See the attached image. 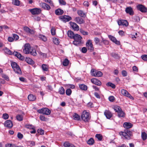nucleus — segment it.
I'll return each instance as SVG.
<instances>
[{"instance_id": "nucleus-1", "label": "nucleus", "mask_w": 147, "mask_h": 147, "mask_svg": "<svg viewBox=\"0 0 147 147\" xmlns=\"http://www.w3.org/2000/svg\"><path fill=\"white\" fill-rule=\"evenodd\" d=\"M123 125L126 129L124 130V132H120L119 134L120 135H122L126 139L129 140L131 138V137L133 136L132 133V131L128 129L131 128L133 125L130 123L125 122L124 123Z\"/></svg>"}, {"instance_id": "nucleus-2", "label": "nucleus", "mask_w": 147, "mask_h": 147, "mask_svg": "<svg viewBox=\"0 0 147 147\" xmlns=\"http://www.w3.org/2000/svg\"><path fill=\"white\" fill-rule=\"evenodd\" d=\"M81 117L82 120L85 122L89 121L91 118L89 113L86 110H84L82 112Z\"/></svg>"}, {"instance_id": "nucleus-3", "label": "nucleus", "mask_w": 147, "mask_h": 147, "mask_svg": "<svg viewBox=\"0 0 147 147\" xmlns=\"http://www.w3.org/2000/svg\"><path fill=\"white\" fill-rule=\"evenodd\" d=\"M73 38L74 40L73 42V44L76 45H80L81 43L82 37L78 34H76Z\"/></svg>"}, {"instance_id": "nucleus-4", "label": "nucleus", "mask_w": 147, "mask_h": 147, "mask_svg": "<svg viewBox=\"0 0 147 147\" xmlns=\"http://www.w3.org/2000/svg\"><path fill=\"white\" fill-rule=\"evenodd\" d=\"M11 65L12 68L16 73L18 74L21 73L22 72L20 68L16 63L12 62L11 63Z\"/></svg>"}, {"instance_id": "nucleus-5", "label": "nucleus", "mask_w": 147, "mask_h": 147, "mask_svg": "<svg viewBox=\"0 0 147 147\" xmlns=\"http://www.w3.org/2000/svg\"><path fill=\"white\" fill-rule=\"evenodd\" d=\"M37 112L39 113H42L47 115H49L51 113V110L46 108H42L41 109L38 110Z\"/></svg>"}, {"instance_id": "nucleus-6", "label": "nucleus", "mask_w": 147, "mask_h": 147, "mask_svg": "<svg viewBox=\"0 0 147 147\" xmlns=\"http://www.w3.org/2000/svg\"><path fill=\"white\" fill-rule=\"evenodd\" d=\"M91 72L92 75L94 76L101 77L102 75V73L101 71H97L94 69H91Z\"/></svg>"}, {"instance_id": "nucleus-7", "label": "nucleus", "mask_w": 147, "mask_h": 147, "mask_svg": "<svg viewBox=\"0 0 147 147\" xmlns=\"http://www.w3.org/2000/svg\"><path fill=\"white\" fill-rule=\"evenodd\" d=\"M137 9L142 13L147 12V8L142 4H138L136 6Z\"/></svg>"}, {"instance_id": "nucleus-8", "label": "nucleus", "mask_w": 147, "mask_h": 147, "mask_svg": "<svg viewBox=\"0 0 147 147\" xmlns=\"http://www.w3.org/2000/svg\"><path fill=\"white\" fill-rule=\"evenodd\" d=\"M121 94L123 96L127 97L131 100H134V98L126 90L122 89L121 90Z\"/></svg>"}, {"instance_id": "nucleus-9", "label": "nucleus", "mask_w": 147, "mask_h": 147, "mask_svg": "<svg viewBox=\"0 0 147 147\" xmlns=\"http://www.w3.org/2000/svg\"><path fill=\"white\" fill-rule=\"evenodd\" d=\"M59 19L62 21L65 22H68L71 20L72 19L71 17L67 15L60 16L59 17Z\"/></svg>"}, {"instance_id": "nucleus-10", "label": "nucleus", "mask_w": 147, "mask_h": 147, "mask_svg": "<svg viewBox=\"0 0 147 147\" xmlns=\"http://www.w3.org/2000/svg\"><path fill=\"white\" fill-rule=\"evenodd\" d=\"M31 49L30 45L29 44H26L25 45L23 51L25 54H28L30 52Z\"/></svg>"}, {"instance_id": "nucleus-11", "label": "nucleus", "mask_w": 147, "mask_h": 147, "mask_svg": "<svg viewBox=\"0 0 147 147\" xmlns=\"http://www.w3.org/2000/svg\"><path fill=\"white\" fill-rule=\"evenodd\" d=\"M32 15H38L40 13L41 10L40 8H35L29 10Z\"/></svg>"}, {"instance_id": "nucleus-12", "label": "nucleus", "mask_w": 147, "mask_h": 147, "mask_svg": "<svg viewBox=\"0 0 147 147\" xmlns=\"http://www.w3.org/2000/svg\"><path fill=\"white\" fill-rule=\"evenodd\" d=\"M117 23L119 26H127L128 25V23L127 21L125 20H119L117 22Z\"/></svg>"}, {"instance_id": "nucleus-13", "label": "nucleus", "mask_w": 147, "mask_h": 147, "mask_svg": "<svg viewBox=\"0 0 147 147\" xmlns=\"http://www.w3.org/2000/svg\"><path fill=\"white\" fill-rule=\"evenodd\" d=\"M88 50H90L91 51H92L94 50L93 47V45L91 41L89 40L86 44Z\"/></svg>"}, {"instance_id": "nucleus-14", "label": "nucleus", "mask_w": 147, "mask_h": 147, "mask_svg": "<svg viewBox=\"0 0 147 147\" xmlns=\"http://www.w3.org/2000/svg\"><path fill=\"white\" fill-rule=\"evenodd\" d=\"M108 37L115 44L119 45H120V41H119L117 40L115 37L110 35H109Z\"/></svg>"}, {"instance_id": "nucleus-15", "label": "nucleus", "mask_w": 147, "mask_h": 147, "mask_svg": "<svg viewBox=\"0 0 147 147\" xmlns=\"http://www.w3.org/2000/svg\"><path fill=\"white\" fill-rule=\"evenodd\" d=\"M71 26L72 29L78 31L79 29V26L74 22H70Z\"/></svg>"}, {"instance_id": "nucleus-16", "label": "nucleus", "mask_w": 147, "mask_h": 147, "mask_svg": "<svg viewBox=\"0 0 147 147\" xmlns=\"http://www.w3.org/2000/svg\"><path fill=\"white\" fill-rule=\"evenodd\" d=\"M5 125L7 127L11 128L12 127L13 124L11 121L7 120L5 121Z\"/></svg>"}, {"instance_id": "nucleus-17", "label": "nucleus", "mask_w": 147, "mask_h": 147, "mask_svg": "<svg viewBox=\"0 0 147 147\" xmlns=\"http://www.w3.org/2000/svg\"><path fill=\"white\" fill-rule=\"evenodd\" d=\"M24 30L25 31L28 33L31 34H34V31L33 30L30 29L27 26L24 27Z\"/></svg>"}, {"instance_id": "nucleus-18", "label": "nucleus", "mask_w": 147, "mask_h": 147, "mask_svg": "<svg viewBox=\"0 0 147 147\" xmlns=\"http://www.w3.org/2000/svg\"><path fill=\"white\" fill-rule=\"evenodd\" d=\"M125 11L127 13H129L130 15H133L134 14L133 9L130 7H126Z\"/></svg>"}, {"instance_id": "nucleus-19", "label": "nucleus", "mask_w": 147, "mask_h": 147, "mask_svg": "<svg viewBox=\"0 0 147 147\" xmlns=\"http://www.w3.org/2000/svg\"><path fill=\"white\" fill-rule=\"evenodd\" d=\"M91 82L94 84L98 86H100L101 84V82L96 78H92L91 79Z\"/></svg>"}, {"instance_id": "nucleus-20", "label": "nucleus", "mask_w": 147, "mask_h": 147, "mask_svg": "<svg viewBox=\"0 0 147 147\" xmlns=\"http://www.w3.org/2000/svg\"><path fill=\"white\" fill-rule=\"evenodd\" d=\"M77 13L78 15L82 17L85 18L86 16V13L84 12L82 10H79L77 11Z\"/></svg>"}, {"instance_id": "nucleus-21", "label": "nucleus", "mask_w": 147, "mask_h": 147, "mask_svg": "<svg viewBox=\"0 0 147 147\" xmlns=\"http://www.w3.org/2000/svg\"><path fill=\"white\" fill-rule=\"evenodd\" d=\"M75 20L77 23L79 24H82L84 22V21L83 19L79 17L75 18Z\"/></svg>"}, {"instance_id": "nucleus-22", "label": "nucleus", "mask_w": 147, "mask_h": 147, "mask_svg": "<svg viewBox=\"0 0 147 147\" xmlns=\"http://www.w3.org/2000/svg\"><path fill=\"white\" fill-rule=\"evenodd\" d=\"M104 114L108 119H110L112 116V114L111 112L107 110H106L105 111Z\"/></svg>"}, {"instance_id": "nucleus-23", "label": "nucleus", "mask_w": 147, "mask_h": 147, "mask_svg": "<svg viewBox=\"0 0 147 147\" xmlns=\"http://www.w3.org/2000/svg\"><path fill=\"white\" fill-rule=\"evenodd\" d=\"M55 13L57 15H61L63 14L64 11L63 10L60 8H58L55 10Z\"/></svg>"}, {"instance_id": "nucleus-24", "label": "nucleus", "mask_w": 147, "mask_h": 147, "mask_svg": "<svg viewBox=\"0 0 147 147\" xmlns=\"http://www.w3.org/2000/svg\"><path fill=\"white\" fill-rule=\"evenodd\" d=\"M28 99L30 101H34L36 99V98L34 95L30 94L28 96Z\"/></svg>"}, {"instance_id": "nucleus-25", "label": "nucleus", "mask_w": 147, "mask_h": 147, "mask_svg": "<svg viewBox=\"0 0 147 147\" xmlns=\"http://www.w3.org/2000/svg\"><path fill=\"white\" fill-rule=\"evenodd\" d=\"M68 36L71 38H73L75 34L71 30H69L67 32Z\"/></svg>"}, {"instance_id": "nucleus-26", "label": "nucleus", "mask_w": 147, "mask_h": 147, "mask_svg": "<svg viewBox=\"0 0 147 147\" xmlns=\"http://www.w3.org/2000/svg\"><path fill=\"white\" fill-rule=\"evenodd\" d=\"M73 119L76 121H79L80 119V116L76 113H74L73 115Z\"/></svg>"}, {"instance_id": "nucleus-27", "label": "nucleus", "mask_w": 147, "mask_h": 147, "mask_svg": "<svg viewBox=\"0 0 147 147\" xmlns=\"http://www.w3.org/2000/svg\"><path fill=\"white\" fill-rule=\"evenodd\" d=\"M79 87L81 90H86L87 88V86L83 84L80 85Z\"/></svg>"}, {"instance_id": "nucleus-28", "label": "nucleus", "mask_w": 147, "mask_h": 147, "mask_svg": "<svg viewBox=\"0 0 147 147\" xmlns=\"http://www.w3.org/2000/svg\"><path fill=\"white\" fill-rule=\"evenodd\" d=\"M38 37L40 39L44 41L45 42L47 40V38L44 35L40 34L38 36Z\"/></svg>"}, {"instance_id": "nucleus-29", "label": "nucleus", "mask_w": 147, "mask_h": 147, "mask_svg": "<svg viewBox=\"0 0 147 147\" xmlns=\"http://www.w3.org/2000/svg\"><path fill=\"white\" fill-rule=\"evenodd\" d=\"M113 109L115 111V112H117V113L119 112V111H121V110H122L119 106H114L113 107Z\"/></svg>"}, {"instance_id": "nucleus-30", "label": "nucleus", "mask_w": 147, "mask_h": 147, "mask_svg": "<svg viewBox=\"0 0 147 147\" xmlns=\"http://www.w3.org/2000/svg\"><path fill=\"white\" fill-rule=\"evenodd\" d=\"M58 92L61 94H65V90L63 87H61L59 89Z\"/></svg>"}, {"instance_id": "nucleus-31", "label": "nucleus", "mask_w": 147, "mask_h": 147, "mask_svg": "<svg viewBox=\"0 0 147 147\" xmlns=\"http://www.w3.org/2000/svg\"><path fill=\"white\" fill-rule=\"evenodd\" d=\"M119 117H124L125 116L124 113L121 110L120 111L117 113Z\"/></svg>"}, {"instance_id": "nucleus-32", "label": "nucleus", "mask_w": 147, "mask_h": 147, "mask_svg": "<svg viewBox=\"0 0 147 147\" xmlns=\"http://www.w3.org/2000/svg\"><path fill=\"white\" fill-rule=\"evenodd\" d=\"M42 67L43 71H47L48 70V67L47 65L42 64Z\"/></svg>"}, {"instance_id": "nucleus-33", "label": "nucleus", "mask_w": 147, "mask_h": 147, "mask_svg": "<svg viewBox=\"0 0 147 147\" xmlns=\"http://www.w3.org/2000/svg\"><path fill=\"white\" fill-rule=\"evenodd\" d=\"M30 53L33 56H35L37 54L35 49H33V48H31V50L30 51Z\"/></svg>"}, {"instance_id": "nucleus-34", "label": "nucleus", "mask_w": 147, "mask_h": 147, "mask_svg": "<svg viewBox=\"0 0 147 147\" xmlns=\"http://www.w3.org/2000/svg\"><path fill=\"white\" fill-rule=\"evenodd\" d=\"M26 61L27 63L30 64H33L34 62V61L30 58H26Z\"/></svg>"}, {"instance_id": "nucleus-35", "label": "nucleus", "mask_w": 147, "mask_h": 147, "mask_svg": "<svg viewBox=\"0 0 147 147\" xmlns=\"http://www.w3.org/2000/svg\"><path fill=\"white\" fill-rule=\"evenodd\" d=\"M142 137L143 140H145L147 138V134L145 132H143L142 133Z\"/></svg>"}, {"instance_id": "nucleus-36", "label": "nucleus", "mask_w": 147, "mask_h": 147, "mask_svg": "<svg viewBox=\"0 0 147 147\" xmlns=\"http://www.w3.org/2000/svg\"><path fill=\"white\" fill-rule=\"evenodd\" d=\"M94 143V140L93 138H90L87 142L88 144L89 145H92Z\"/></svg>"}, {"instance_id": "nucleus-37", "label": "nucleus", "mask_w": 147, "mask_h": 147, "mask_svg": "<svg viewBox=\"0 0 147 147\" xmlns=\"http://www.w3.org/2000/svg\"><path fill=\"white\" fill-rule=\"evenodd\" d=\"M69 63V61L67 59H65L63 62V65L64 66H67Z\"/></svg>"}, {"instance_id": "nucleus-38", "label": "nucleus", "mask_w": 147, "mask_h": 147, "mask_svg": "<svg viewBox=\"0 0 147 147\" xmlns=\"http://www.w3.org/2000/svg\"><path fill=\"white\" fill-rule=\"evenodd\" d=\"M111 55L112 57L115 59H119V57L117 54L114 53H111Z\"/></svg>"}, {"instance_id": "nucleus-39", "label": "nucleus", "mask_w": 147, "mask_h": 147, "mask_svg": "<svg viewBox=\"0 0 147 147\" xmlns=\"http://www.w3.org/2000/svg\"><path fill=\"white\" fill-rule=\"evenodd\" d=\"M13 4L16 6H19L20 4V1L19 0H13Z\"/></svg>"}, {"instance_id": "nucleus-40", "label": "nucleus", "mask_w": 147, "mask_h": 147, "mask_svg": "<svg viewBox=\"0 0 147 147\" xmlns=\"http://www.w3.org/2000/svg\"><path fill=\"white\" fill-rule=\"evenodd\" d=\"M5 52L7 54L11 55L12 54V52L9 49H7V47H5L4 49Z\"/></svg>"}, {"instance_id": "nucleus-41", "label": "nucleus", "mask_w": 147, "mask_h": 147, "mask_svg": "<svg viewBox=\"0 0 147 147\" xmlns=\"http://www.w3.org/2000/svg\"><path fill=\"white\" fill-rule=\"evenodd\" d=\"M95 137L99 141H101L102 138V135L100 134H96Z\"/></svg>"}, {"instance_id": "nucleus-42", "label": "nucleus", "mask_w": 147, "mask_h": 147, "mask_svg": "<svg viewBox=\"0 0 147 147\" xmlns=\"http://www.w3.org/2000/svg\"><path fill=\"white\" fill-rule=\"evenodd\" d=\"M40 119L42 121H46L47 119L43 115H40L39 117Z\"/></svg>"}, {"instance_id": "nucleus-43", "label": "nucleus", "mask_w": 147, "mask_h": 147, "mask_svg": "<svg viewBox=\"0 0 147 147\" xmlns=\"http://www.w3.org/2000/svg\"><path fill=\"white\" fill-rule=\"evenodd\" d=\"M80 31L84 35H87L88 34V32L85 31L82 29H80Z\"/></svg>"}, {"instance_id": "nucleus-44", "label": "nucleus", "mask_w": 147, "mask_h": 147, "mask_svg": "<svg viewBox=\"0 0 147 147\" xmlns=\"http://www.w3.org/2000/svg\"><path fill=\"white\" fill-rule=\"evenodd\" d=\"M106 85L108 86L112 87L113 88H114L115 87V86L114 84L110 82H109L107 83Z\"/></svg>"}, {"instance_id": "nucleus-45", "label": "nucleus", "mask_w": 147, "mask_h": 147, "mask_svg": "<svg viewBox=\"0 0 147 147\" xmlns=\"http://www.w3.org/2000/svg\"><path fill=\"white\" fill-rule=\"evenodd\" d=\"M53 41L54 43L56 45H58L60 43L59 39L56 38H53Z\"/></svg>"}, {"instance_id": "nucleus-46", "label": "nucleus", "mask_w": 147, "mask_h": 147, "mask_svg": "<svg viewBox=\"0 0 147 147\" xmlns=\"http://www.w3.org/2000/svg\"><path fill=\"white\" fill-rule=\"evenodd\" d=\"M16 119L17 120L21 121L23 120V117L22 115H18L16 117Z\"/></svg>"}, {"instance_id": "nucleus-47", "label": "nucleus", "mask_w": 147, "mask_h": 147, "mask_svg": "<svg viewBox=\"0 0 147 147\" xmlns=\"http://www.w3.org/2000/svg\"><path fill=\"white\" fill-rule=\"evenodd\" d=\"M71 90L69 88L67 89L66 91V94L68 96L70 95L71 94Z\"/></svg>"}, {"instance_id": "nucleus-48", "label": "nucleus", "mask_w": 147, "mask_h": 147, "mask_svg": "<svg viewBox=\"0 0 147 147\" xmlns=\"http://www.w3.org/2000/svg\"><path fill=\"white\" fill-rule=\"evenodd\" d=\"M25 127L27 128L32 129H33L34 127L31 125H26L25 126Z\"/></svg>"}, {"instance_id": "nucleus-49", "label": "nucleus", "mask_w": 147, "mask_h": 147, "mask_svg": "<svg viewBox=\"0 0 147 147\" xmlns=\"http://www.w3.org/2000/svg\"><path fill=\"white\" fill-rule=\"evenodd\" d=\"M70 144L69 142L66 141L64 143L63 145L65 147H69L70 146Z\"/></svg>"}, {"instance_id": "nucleus-50", "label": "nucleus", "mask_w": 147, "mask_h": 147, "mask_svg": "<svg viewBox=\"0 0 147 147\" xmlns=\"http://www.w3.org/2000/svg\"><path fill=\"white\" fill-rule=\"evenodd\" d=\"M40 134V135H43L44 134V130L42 129H38L37 131Z\"/></svg>"}, {"instance_id": "nucleus-51", "label": "nucleus", "mask_w": 147, "mask_h": 147, "mask_svg": "<svg viewBox=\"0 0 147 147\" xmlns=\"http://www.w3.org/2000/svg\"><path fill=\"white\" fill-rule=\"evenodd\" d=\"M17 137L19 139H21L23 138V136L21 133L19 132L17 134Z\"/></svg>"}, {"instance_id": "nucleus-52", "label": "nucleus", "mask_w": 147, "mask_h": 147, "mask_svg": "<svg viewBox=\"0 0 147 147\" xmlns=\"http://www.w3.org/2000/svg\"><path fill=\"white\" fill-rule=\"evenodd\" d=\"M109 100L111 102H113L115 100V98L113 96H110L109 98Z\"/></svg>"}, {"instance_id": "nucleus-53", "label": "nucleus", "mask_w": 147, "mask_h": 147, "mask_svg": "<svg viewBox=\"0 0 147 147\" xmlns=\"http://www.w3.org/2000/svg\"><path fill=\"white\" fill-rule=\"evenodd\" d=\"M141 58L144 61H147V55H144L141 56Z\"/></svg>"}, {"instance_id": "nucleus-54", "label": "nucleus", "mask_w": 147, "mask_h": 147, "mask_svg": "<svg viewBox=\"0 0 147 147\" xmlns=\"http://www.w3.org/2000/svg\"><path fill=\"white\" fill-rule=\"evenodd\" d=\"M3 117L4 119H8L9 115L7 113L3 114Z\"/></svg>"}, {"instance_id": "nucleus-55", "label": "nucleus", "mask_w": 147, "mask_h": 147, "mask_svg": "<svg viewBox=\"0 0 147 147\" xmlns=\"http://www.w3.org/2000/svg\"><path fill=\"white\" fill-rule=\"evenodd\" d=\"M51 32L53 35H54L55 34V29L54 28H52L51 30Z\"/></svg>"}, {"instance_id": "nucleus-56", "label": "nucleus", "mask_w": 147, "mask_h": 147, "mask_svg": "<svg viewBox=\"0 0 147 147\" xmlns=\"http://www.w3.org/2000/svg\"><path fill=\"white\" fill-rule=\"evenodd\" d=\"M13 55L18 57V56H21L20 54L17 51H14L13 52Z\"/></svg>"}, {"instance_id": "nucleus-57", "label": "nucleus", "mask_w": 147, "mask_h": 147, "mask_svg": "<svg viewBox=\"0 0 147 147\" xmlns=\"http://www.w3.org/2000/svg\"><path fill=\"white\" fill-rule=\"evenodd\" d=\"M94 41L96 44H98L100 42V40L98 38L96 37L94 39Z\"/></svg>"}, {"instance_id": "nucleus-58", "label": "nucleus", "mask_w": 147, "mask_h": 147, "mask_svg": "<svg viewBox=\"0 0 147 147\" xmlns=\"http://www.w3.org/2000/svg\"><path fill=\"white\" fill-rule=\"evenodd\" d=\"M121 74L124 77L126 76L127 75V72L124 70H123L122 71Z\"/></svg>"}, {"instance_id": "nucleus-59", "label": "nucleus", "mask_w": 147, "mask_h": 147, "mask_svg": "<svg viewBox=\"0 0 147 147\" xmlns=\"http://www.w3.org/2000/svg\"><path fill=\"white\" fill-rule=\"evenodd\" d=\"M13 39H14L16 40H18L19 38V36L16 34H13Z\"/></svg>"}, {"instance_id": "nucleus-60", "label": "nucleus", "mask_w": 147, "mask_h": 147, "mask_svg": "<svg viewBox=\"0 0 147 147\" xmlns=\"http://www.w3.org/2000/svg\"><path fill=\"white\" fill-rule=\"evenodd\" d=\"M40 6L43 8L44 9L45 8L46 4L44 3H40Z\"/></svg>"}, {"instance_id": "nucleus-61", "label": "nucleus", "mask_w": 147, "mask_h": 147, "mask_svg": "<svg viewBox=\"0 0 147 147\" xmlns=\"http://www.w3.org/2000/svg\"><path fill=\"white\" fill-rule=\"evenodd\" d=\"M132 69L133 71H135L136 72H138V69L136 66H134L132 67Z\"/></svg>"}, {"instance_id": "nucleus-62", "label": "nucleus", "mask_w": 147, "mask_h": 147, "mask_svg": "<svg viewBox=\"0 0 147 147\" xmlns=\"http://www.w3.org/2000/svg\"><path fill=\"white\" fill-rule=\"evenodd\" d=\"M59 2L60 4L63 5H65L66 4L65 2L63 0H59Z\"/></svg>"}, {"instance_id": "nucleus-63", "label": "nucleus", "mask_w": 147, "mask_h": 147, "mask_svg": "<svg viewBox=\"0 0 147 147\" xmlns=\"http://www.w3.org/2000/svg\"><path fill=\"white\" fill-rule=\"evenodd\" d=\"M87 51V49L85 47H83L82 49V52L83 53H85Z\"/></svg>"}, {"instance_id": "nucleus-64", "label": "nucleus", "mask_w": 147, "mask_h": 147, "mask_svg": "<svg viewBox=\"0 0 147 147\" xmlns=\"http://www.w3.org/2000/svg\"><path fill=\"white\" fill-rule=\"evenodd\" d=\"M102 41L103 42L104 44L105 45H107L109 44L108 41L105 40H104L103 39H102Z\"/></svg>"}]
</instances>
